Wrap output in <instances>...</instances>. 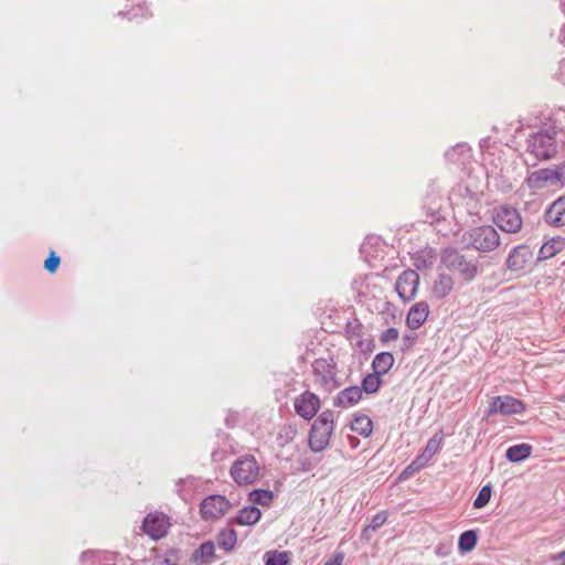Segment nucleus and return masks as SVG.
I'll list each match as a JSON object with an SVG mask.
<instances>
[{
  "label": "nucleus",
  "mask_w": 565,
  "mask_h": 565,
  "mask_svg": "<svg viewBox=\"0 0 565 565\" xmlns=\"http://www.w3.org/2000/svg\"><path fill=\"white\" fill-rule=\"evenodd\" d=\"M439 256L441 265L457 274L463 282H472L482 273L478 258L463 254L457 247L447 246L440 250Z\"/></svg>",
  "instance_id": "obj_1"
},
{
  "label": "nucleus",
  "mask_w": 565,
  "mask_h": 565,
  "mask_svg": "<svg viewBox=\"0 0 565 565\" xmlns=\"http://www.w3.org/2000/svg\"><path fill=\"white\" fill-rule=\"evenodd\" d=\"M311 367L315 383L321 391L330 394L342 385L338 376V361L331 352H328L327 356L316 359Z\"/></svg>",
  "instance_id": "obj_2"
},
{
  "label": "nucleus",
  "mask_w": 565,
  "mask_h": 565,
  "mask_svg": "<svg viewBox=\"0 0 565 565\" xmlns=\"http://www.w3.org/2000/svg\"><path fill=\"white\" fill-rule=\"evenodd\" d=\"M556 135L557 129L554 126L531 134L526 140V152L532 154L535 161L554 158L557 153Z\"/></svg>",
  "instance_id": "obj_3"
},
{
  "label": "nucleus",
  "mask_w": 565,
  "mask_h": 565,
  "mask_svg": "<svg viewBox=\"0 0 565 565\" xmlns=\"http://www.w3.org/2000/svg\"><path fill=\"white\" fill-rule=\"evenodd\" d=\"M467 248L490 253L500 246V235L491 225H480L466 231L461 236Z\"/></svg>",
  "instance_id": "obj_4"
},
{
  "label": "nucleus",
  "mask_w": 565,
  "mask_h": 565,
  "mask_svg": "<svg viewBox=\"0 0 565 565\" xmlns=\"http://www.w3.org/2000/svg\"><path fill=\"white\" fill-rule=\"evenodd\" d=\"M334 430V416L331 409L323 411L312 423L308 445L311 451L321 452L330 443V437Z\"/></svg>",
  "instance_id": "obj_5"
},
{
  "label": "nucleus",
  "mask_w": 565,
  "mask_h": 565,
  "mask_svg": "<svg viewBox=\"0 0 565 565\" xmlns=\"http://www.w3.org/2000/svg\"><path fill=\"white\" fill-rule=\"evenodd\" d=\"M492 221L505 233L515 234L522 228V217L519 211L508 204H502L493 209Z\"/></svg>",
  "instance_id": "obj_6"
},
{
  "label": "nucleus",
  "mask_w": 565,
  "mask_h": 565,
  "mask_svg": "<svg viewBox=\"0 0 565 565\" xmlns=\"http://www.w3.org/2000/svg\"><path fill=\"white\" fill-rule=\"evenodd\" d=\"M259 475V466L253 456L237 459L231 467V476L239 486H248L256 481Z\"/></svg>",
  "instance_id": "obj_7"
},
{
  "label": "nucleus",
  "mask_w": 565,
  "mask_h": 565,
  "mask_svg": "<svg viewBox=\"0 0 565 565\" xmlns=\"http://www.w3.org/2000/svg\"><path fill=\"white\" fill-rule=\"evenodd\" d=\"M232 503L225 495L210 494L200 504V514L204 521L221 519L230 509Z\"/></svg>",
  "instance_id": "obj_8"
},
{
  "label": "nucleus",
  "mask_w": 565,
  "mask_h": 565,
  "mask_svg": "<svg viewBox=\"0 0 565 565\" xmlns=\"http://www.w3.org/2000/svg\"><path fill=\"white\" fill-rule=\"evenodd\" d=\"M525 411V404L511 395H499L491 398L486 411L488 417L501 414L504 416L521 414Z\"/></svg>",
  "instance_id": "obj_9"
},
{
  "label": "nucleus",
  "mask_w": 565,
  "mask_h": 565,
  "mask_svg": "<svg viewBox=\"0 0 565 565\" xmlns=\"http://www.w3.org/2000/svg\"><path fill=\"white\" fill-rule=\"evenodd\" d=\"M294 407L297 415L305 420H311L318 414L321 401L317 394L307 390L295 398Z\"/></svg>",
  "instance_id": "obj_10"
},
{
  "label": "nucleus",
  "mask_w": 565,
  "mask_h": 565,
  "mask_svg": "<svg viewBox=\"0 0 565 565\" xmlns=\"http://www.w3.org/2000/svg\"><path fill=\"white\" fill-rule=\"evenodd\" d=\"M419 285V275L413 269L404 270L397 278L395 290L403 301H411L416 297Z\"/></svg>",
  "instance_id": "obj_11"
},
{
  "label": "nucleus",
  "mask_w": 565,
  "mask_h": 565,
  "mask_svg": "<svg viewBox=\"0 0 565 565\" xmlns=\"http://www.w3.org/2000/svg\"><path fill=\"white\" fill-rule=\"evenodd\" d=\"M533 258V252L530 246L520 244L513 247L505 259V266L509 270L518 273L524 270Z\"/></svg>",
  "instance_id": "obj_12"
},
{
  "label": "nucleus",
  "mask_w": 565,
  "mask_h": 565,
  "mask_svg": "<svg viewBox=\"0 0 565 565\" xmlns=\"http://www.w3.org/2000/svg\"><path fill=\"white\" fill-rule=\"evenodd\" d=\"M142 530L153 540H159L167 534V521L163 514L149 513L142 522Z\"/></svg>",
  "instance_id": "obj_13"
},
{
  "label": "nucleus",
  "mask_w": 565,
  "mask_h": 565,
  "mask_svg": "<svg viewBox=\"0 0 565 565\" xmlns=\"http://www.w3.org/2000/svg\"><path fill=\"white\" fill-rule=\"evenodd\" d=\"M544 220L554 227L565 226V195L559 196L546 209Z\"/></svg>",
  "instance_id": "obj_14"
},
{
  "label": "nucleus",
  "mask_w": 565,
  "mask_h": 565,
  "mask_svg": "<svg viewBox=\"0 0 565 565\" xmlns=\"http://www.w3.org/2000/svg\"><path fill=\"white\" fill-rule=\"evenodd\" d=\"M429 315V306L426 301L416 302L411 307L406 317V326L412 330H417L426 321Z\"/></svg>",
  "instance_id": "obj_15"
},
{
  "label": "nucleus",
  "mask_w": 565,
  "mask_h": 565,
  "mask_svg": "<svg viewBox=\"0 0 565 565\" xmlns=\"http://www.w3.org/2000/svg\"><path fill=\"white\" fill-rule=\"evenodd\" d=\"M362 398V390L356 386H349L340 391L333 398L335 407L347 408L355 405Z\"/></svg>",
  "instance_id": "obj_16"
},
{
  "label": "nucleus",
  "mask_w": 565,
  "mask_h": 565,
  "mask_svg": "<svg viewBox=\"0 0 565 565\" xmlns=\"http://www.w3.org/2000/svg\"><path fill=\"white\" fill-rule=\"evenodd\" d=\"M552 168H543L536 171H533L529 174L526 178V184L531 189L541 190L546 186V184L550 182L552 184H555L554 177L556 174H553Z\"/></svg>",
  "instance_id": "obj_17"
},
{
  "label": "nucleus",
  "mask_w": 565,
  "mask_h": 565,
  "mask_svg": "<svg viewBox=\"0 0 565 565\" xmlns=\"http://www.w3.org/2000/svg\"><path fill=\"white\" fill-rule=\"evenodd\" d=\"M262 518V511L255 505L244 507L230 521V524L253 525Z\"/></svg>",
  "instance_id": "obj_18"
},
{
  "label": "nucleus",
  "mask_w": 565,
  "mask_h": 565,
  "mask_svg": "<svg viewBox=\"0 0 565 565\" xmlns=\"http://www.w3.org/2000/svg\"><path fill=\"white\" fill-rule=\"evenodd\" d=\"M215 557V544L213 541L203 542L191 555V562L195 564H211Z\"/></svg>",
  "instance_id": "obj_19"
},
{
  "label": "nucleus",
  "mask_w": 565,
  "mask_h": 565,
  "mask_svg": "<svg viewBox=\"0 0 565 565\" xmlns=\"http://www.w3.org/2000/svg\"><path fill=\"white\" fill-rule=\"evenodd\" d=\"M454 278L449 274L440 273L433 286V295L437 299L446 298L454 289Z\"/></svg>",
  "instance_id": "obj_20"
},
{
  "label": "nucleus",
  "mask_w": 565,
  "mask_h": 565,
  "mask_svg": "<svg viewBox=\"0 0 565 565\" xmlns=\"http://www.w3.org/2000/svg\"><path fill=\"white\" fill-rule=\"evenodd\" d=\"M564 246H565L564 238H562L561 236L552 237L550 241L545 242L541 246V248L539 250L537 260H545V259L552 258L557 253L563 250Z\"/></svg>",
  "instance_id": "obj_21"
},
{
  "label": "nucleus",
  "mask_w": 565,
  "mask_h": 565,
  "mask_svg": "<svg viewBox=\"0 0 565 565\" xmlns=\"http://www.w3.org/2000/svg\"><path fill=\"white\" fill-rule=\"evenodd\" d=\"M532 446L530 444H518L509 447L505 451V458L510 462H521L527 459L532 454Z\"/></svg>",
  "instance_id": "obj_22"
},
{
  "label": "nucleus",
  "mask_w": 565,
  "mask_h": 565,
  "mask_svg": "<svg viewBox=\"0 0 565 565\" xmlns=\"http://www.w3.org/2000/svg\"><path fill=\"white\" fill-rule=\"evenodd\" d=\"M394 361V355L391 352H381L373 359L372 369L380 375H384L392 369Z\"/></svg>",
  "instance_id": "obj_23"
},
{
  "label": "nucleus",
  "mask_w": 565,
  "mask_h": 565,
  "mask_svg": "<svg viewBox=\"0 0 565 565\" xmlns=\"http://www.w3.org/2000/svg\"><path fill=\"white\" fill-rule=\"evenodd\" d=\"M478 530H468L460 534L458 539V550L461 554H467L475 550L478 543Z\"/></svg>",
  "instance_id": "obj_24"
},
{
  "label": "nucleus",
  "mask_w": 565,
  "mask_h": 565,
  "mask_svg": "<svg viewBox=\"0 0 565 565\" xmlns=\"http://www.w3.org/2000/svg\"><path fill=\"white\" fill-rule=\"evenodd\" d=\"M237 542V533L232 527L223 529L217 534V545L225 552L234 550Z\"/></svg>",
  "instance_id": "obj_25"
},
{
  "label": "nucleus",
  "mask_w": 565,
  "mask_h": 565,
  "mask_svg": "<svg viewBox=\"0 0 565 565\" xmlns=\"http://www.w3.org/2000/svg\"><path fill=\"white\" fill-rule=\"evenodd\" d=\"M351 430L363 437H369L373 430V422L366 415H358L351 423Z\"/></svg>",
  "instance_id": "obj_26"
},
{
  "label": "nucleus",
  "mask_w": 565,
  "mask_h": 565,
  "mask_svg": "<svg viewBox=\"0 0 565 565\" xmlns=\"http://www.w3.org/2000/svg\"><path fill=\"white\" fill-rule=\"evenodd\" d=\"M344 335L350 342H356L363 338V324L358 318H353L345 323Z\"/></svg>",
  "instance_id": "obj_27"
},
{
  "label": "nucleus",
  "mask_w": 565,
  "mask_h": 565,
  "mask_svg": "<svg viewBox=\"0 0 565 565\" xmlns=\"http://www.w3.org/2000/svg\"><path fill=\"white\" fill-rule=\"evenodd\" d=\"M444 436L441 431L436 433L426 444L424 451L419 455L422 458L425 457V461H428L438 452L443 443Z\"/></svg>",
  "instance_id": "obj_28"
},
{
  "label": "nucleus",
  "mask_w": 565,
  "mask_h": 565,
  "mask_svg": "<svg viewBox=\"0 0 565 565\" xmlns=\"http://www.w3.org/2000/svg\"><path fill=\"white\" fill-rule=\"evenodd\" d=\"M381 376L382 375H380L379 372H374V371H373V373L364 376L362 380V383H361V387H360L362 390V393L363 392H365L366 394L376 393L382 385Z\"/></svg>",
  "instance_id": "obj_29"
},
{
  "label": "nucleus",
  "mask_w": 565,
  "mask_h": 565,
  "mask_svg": "<svg viewBox=\"0 0 565 565\" xmlns=\"http://www.w3.org/2000/svg\"><path fill=\"white\" fill-rule=\"evenodd\" d=\"M248 499L254 504L269 507L274 500V492L267 489H255L249 492Z\"/></svg>",
  "instance_id": "obj_30"
},
{
  "label": "nucleus",
  "mask_w": 565,
  "mask_h": 565,
  "mask_svg": "<svg viewBox=\"0 0 565 565\" xmlns=\"http://www.w3.org/2000/svg\"><path fill=\"white\" fill-rule=\"evenodd\" d=\"M265 565H287L289 552L267 551L264 555Z\"/></svg>",
  "instance_id": "obj_31"
},
{
  "label": "nucleus",
  "mask_w": 565,
  "mask_h": 565,
  "mask_svg": "<svg viewBox=\"0 0 565 565\" xmlns=\"http://www.w3.org/2000/svg\"><path fill=\"white\" fill-rule=\"evenodd\" d=\"M388 513L383 510L373 515L370 524H367L362 531V539L366 536V533L371 531L379 530L387 520Z\"/></svg>",
  "instance_id": "obj_32"
},
{
  "label": "nucleus",
  "mask_w": 565,
  "mask_h": 565,
  "mask_svg": "<svg viewBox=\"0 0 565 565\" xmlns=\"http://www.w3.org/2000/svg\"><path fill=\"white\" fill-rule=\"evenodd\" d=\"M491 495H492V486L491 484L483 486L480 489V491L478 492V495L473 501V508L475 509L484 508L489 503Z\"/></svg>",
  "instance_id": "obj_33"
},
{
  "label": "nucleus",
  "mask_w": 565,
  "mask_h": 565,
  "mask_svg": "<svg viewBox=\"0 0 565 565\" xmlns=\"http://www.w3.org/2000/svg\"><path fill=\"white\" fill-rule=\"evenodd\" d=\"M297 435V429L291 425H285L281 427L278 434V444L284 447L285 445L291 443Z\"/></svg>",
  "instance_id": "obj_34"
},
{
  "label": "nucleus",
  "mask_w": 565,
  "mask_h": 565,
  "mask_svg": "<svg viewBox=\"0 0 565 565\" xmlns=\"http://www.w3.org/2000/svg\"><path fill=\"white\" fill-rule=\"evenodd\" d=\"M60 264L61 257L52 249L44 260L43 267L49 274H55L60 267Z\"/></svg>",
  "instance_id": "obj_35"
},
{
  "label": "nucleus",
  "mask_w": 565,
  "mask_h": 565,
  "mask_svg": "<svg viewBox=\"0 0 565 565\" xmlns=\"http://www.w3.org/2000/svg\"><path fill=\"white\" fill-rule=\"evenodd\" d=\"M434 264V256L431 252H428L427 254H419L414 257V266L422 270L431 267Z\"/></svg>",
  "instance_id": "obj_36"
},
{
  "label": "nucleus",
  "mask_w": 565,
  "mask_h": 565,
  "mask_svg": "<svg viewBox=\"0 0 565 565\" xmlns=\"http://www.w3.org/2000/svg\"><path fill=\"white\" fill-rule=\"evenodd\" d=\"M354 347L363 354H370L375 349V342L372 338L356 340Z\"/></svg>",
  "instance_id": "obj_37"
},
{
  "label": "nucleus",
  "mask_w": 565,
  "mask_h": 565,
  "mask_svg": "<svg viewBox=\"0 0 565 565\" xmlns=\"http://www.w3.org/2000/svg\"><path fill=\"white\" fill-rule=\"evenodd\" d=\"M427 462L425 461V457H420L419 455L407 466V469L414 475L422 470Z\"/></svg>",
  "instance_id": "obj_38"
},
{
  "label": "nucleus",
  "mask_w": 565,
  "mask_h": 565,
  "mask_svg": "<svg viewBox=\"0 0 565 565\" xmlns=\"http://www.w3.org/2000/svg\"><path fill=\"white\" fill-rule=\"evenodd\" d=\"M553 169V174H556L554 177L555 183H561L562 185L565 184V161L558 166H556Z\"/></svg>",
  "instance_id": "obj_39"
},
{
  "label": "nucleus",
  "mask_w": 565,
  "mask_h": 565,
  "mask_svg": "<svg viewBox=\"0 0 565 565\" xmlns=\"http://www.w3.org/2000/svg\"><path fill=\"white\" fill-rule=\"evenodd\" d=\"M398 334H399L398 330L394 327H391L382 333L381 341L385 343L388 341L397 340Z\"/></svg>",
  "instance_id": "obj_40"
},
{
  "label": "nucleus",
  "mask_w": 565,
  "mask_h": 565,
  "mask_svg": "<svg viewBox=\"0 0 565 565\" xmlns=\"http://www.w3.org/2000/svg\"><path fill=\"white\" fill-rule=\"evenodd\" d=\"M416 340H417V334L416 333L405 334L403 337V348H402V350L406 351L409 348H412Z\"/></svg>",
  "instance_id": "obj_41"
},
{
  "label": "nucleus",
  "mask_w": 565,
  "mask_h": 565,
  "mask_svg": "<svg viewBox=\"0 0 565 565\" xmlns=\"http://www.w3.org/2000/svg\"><path fill=\"white\" fill-rule=\"evenodd\" d=\"M343 559L344 554L342 552H338L331 558H329L323 565H342Z\"/></svg>",
  "instance_id": "obj_42"
},
{
  "label": "nucleus",
  "mask_w": 565,
  "mask_h": 565,
  "mask_svg": "<svg viewBox=\"0 0 565 565\" xmlns=\"http://www.w3.org/2000/svg\"><path fill=\"white\" fill-rule=\"evenodd\" d=\"M550 559L552 562H558L561 561L563 563V565H565V551L561 552V553H557V554H552L550 556Z\"/></svg>",
  "instance_id": "obj_43"
},
{
  "label": "nucleus",
  "mask_w": 565,
  "mask_h": 565,
  "mask_svg": "<svg viewBox=\"0 0 565 565\" xmlns=\"http://www.w3.org/2000/svg\"><path fill=\"white\" fill-rule=\"evenodd\" d=\"M413 473L407 469V467L399 473L397 481H404L411 478Z\"/></svg>",
  "instance_id": "obj_44"
},
{
  "label": "nucleus",
  "mask_w": 565,
  "mask_h": 565,
  "mask_svg": "<svg viewBox=\"0 0 565 565\" xmlns=\"http://www.w3.org/2000/svg\"><path fill=\"white\" fill-rule=\"evenodd\" d=\"M430 220H426V222H429L430 224L438 222L440 220V216L438 215V212H431L429 214Z\"/></svg>",
  "instance_id": "obj_45"
}]
</instances>
